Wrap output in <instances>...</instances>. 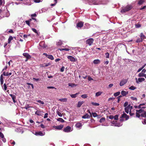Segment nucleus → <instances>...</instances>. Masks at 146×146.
<instances>
[{
    "label": "nucleus",
    "mask_w": 146,
    "mask_h": 146,
    "mask_svg": "<svg viewBox=\"0 0 146 146\" xmlns=\"http://www.w3.org/2000/svg\"><path fill=\"white\" fill-rule=\"evenodd\" d=\"M90 116L88 114H86L85 115H83L82 117V118L84 119L89 118L90 117Z\"/></svg>",
    "instance_id": "a211bd4d"
},
{
    "label": "nucleus",
    "mask_w": 146,
    "mask_h": 146,
    "mask_svg": "<svg viewBox=\"0 0 146 146\" xmlns=\"http://www.w3.org/2000/svg\"><path fill=\"white\" fill-rule=\"evenodd\" d=\"M62 44V42L61 41L59 40V41L57 42L56 43V44L58 45H60Z\"/></svg>",
    "instance_id": "de8ad7c7"
},
{
    "label": "nucleus",
    "mask_w": 146,
    "mask_h": 146,
    "mask_svg": "<svg viewBox=\"0 0 146 146\" xmlns=\"http://www.w3.org/2000/svg\"><path fill=\"white\" fill-rule=\"evenodd\" d=\"M25 22L29 26H30V21H26Z\"/></svg>",
    "instance_id": "e2e57ef3"
},
{
    "label": "nucleus",
    "mask_w": 146,
    "mask_h": 146,
    "mask_svg": "<svg viewBox=\"0 0 146 146\" xmlns=\"http://www.w3.org/2000/svg\"><path fill=\"white\" fill-rule=\"evenodd\" d=\"M132 8V7L131 5H127L125 7L123 8L121 10V12L122 13H124L125 12L129 11Z\"/></svg>",
    "instance_id": "f03ea898"
},
{
    "label": "nucleus",
    "mask_w": 146,
    "mask_h": 146,
    "mask_svg": "<svg viewBox=\"0 0 146 146\" xmlns=\"http://www.w3.org/2000/svg\"><path fill=\"white\" fill-rule=\"evenodd\" d=\"M91 104L94 106H99V104L98 103H94V102H92Z\"/></svg>",
    "instance_id": "37998d69"
},
{
    "label": "nucleus",
    "mask_w": 146,
    "mask_h": 146,
    "mask_svg": "<svg viewBox=\"0 0 146 146\" xmlns=\"http://www.w3.org/2000/svg\"><path fill=\"white\" fill-rule=\"evenodd\" d=\"M13 101L14 103H15L16 101L15 100L16 99V97L15 95H14L12 98Z\"/></svg>",
    "instance_id": "72a5a7b5"
},
{
    "label": "nucleus",
    "mask_w": 146,
    "mask_h": 146,
    "mask_svg": "<svg viewBox=\"0 0 146 146\" xmlns=\"http://www.w3.org/2000/svg\"><path fill=\"white\" fill-rule=\"evenodd\" d=\"M32 30L34 32L36 33L37 34V35H39V33L35 29L32 28Z\"/></svg>",
    "instance_id": "cd10ccee"
},
{
    "label": "nucleus",
    "mask_w": 146,
    "mask_h": 146,
    "mask_svg": "<svg viewBox=\"0 0 146 146\" xmlns=\"http://www.w3.org/2000/svg\"><path fill=\"white\" fill-rule=\"evenodd\" d=\"M56 113L60 117H62V114L60 111H57L56 112Z\"/></svg>",
    "instance_id": "ea45409f"
},
{
    "label": "nucleus",
    "mask_w": 146,
    "mask_h": 146,
    "mask_svg": "<svg viewBox=\"0 0 146 146\" xmlns=\"http://www.w3.org/2000/svg\"><path fill=\"white\" fill-rule=\"evenodd\" d=\"M67 100V99L66 98H62L60 99H59L58 100L59 101H60L62 102H66Z\"/></svg>",
    "instance_id": "bb28decb"
},
{
    "label": "nucleus",
    "mask_w": 146,
    "mask_h": 146,
    "mask_svg": "<svg viewBox=\"0 0 146 146\" xmlns=\"http://www.w3.org/2000/svg\"><path fill=\"white\" fill-rule=\"evenodd\" d=\"M34 1L36 3H38L41 2L42 1V0H34Z\"/></svg>",
    "instance_id": "603ef678"
},
{
    "label": "nucleus",
    "mask_w": 146,
    "mask_h": 146,
    "mask_svg": "<svg viewBox=\"0 0 146 146\" xmlns=\"http://www.w3.org/2000/svg\"><path fill=\"white\" fill-rule=\"evenodd\" d=\"M78 93H77L75 94H73L70 95L71 97L72 98H75L76 97L77 95L78 94Z\"/></svg>",
    "instance_id": "473e14b6"
},
{
    "label": "nucleus",
    "mask_w": 146,
    "mask_h": 146,
    "mask_svg": "<svg viewBox=\"0 0 146 146\" xmlns=\"http://www.w3.org/2000/svg\"><path fill=\"white\" fill-rule=\"evenodd\" d=\"M13 39V37L12 36H10L8 39V43H9Z\"/></svg>",
    "instance_id": "f704fd0d"
},
{
    "label": "nucleus",
    "mask_w": 146,
    "mask_h": 146,
    "mask_svg": "<svg viewBox=\"0 0 146 146\" xmlns=\"http://www.w3.org/2000/svg\"><path fill=\"white\" fill-rule=\"evenodd\" d=\"M41 111L39 110H37L35 112V114L38 115H41Z\"/></svg>",
    "instance_id": "393cba45"
},
{
    "label": "nucleus",
    "mask_w": 146,
    "mask_h": 146,
    "mask_svg": "<svg viewBox=\"0 0 146 146\" xmlns=\"http://www.w3.org/2000/svg\"><path fill=\"white\" fill-rule=\"evenodd\" d=\"M5 4L4 0H0V5Z\"/></svg>",
    "instance_id": "49530a36"
},
{
    "label": "nucleus",
    "mask_w": 146,
    "mask_h": 146,
    "mask_svg": "<svg viewBox=\"0 0 146 146\" xmlns=\"http://www.w3.org/2000/svg\"><path fill=\"white\" fill-rule=\"evenodd\" d=\"M50 65V64L49 63H46V64H44V66H42V65L41 66V67H43V66H47L49 65Z\"/></svg>",
    "instance_id": "864d4df0"
},
{
    "label": "nucleus",
    "mask_w": 146,
    "mask_h": 146,
    "mask_svg": "<svg viewBox=\"0 0 146 146\" xmlns=\"http://www.w3.org/2000/svg\"><path fill=\"white\" fill-rule=\"evenodd\" d=\"M39 45L42 47L46 48L47 47L46 45H45L44 41H41L39 43Z\"/></svg>",
    "instance_id": "f8f14e48"
},
{
    "label": "nucleus",
    "mask_w": 146,
    "mask_h": 146,
    "mask_svg": "<svg viewBox=\"0 0 146 146\" xmlns=\"http://www.w3.org/2000/svg\"><path fill=\"white\" fill-rule=\"evenodd\" d=\"M135 79L136 80V82L137 84L139 83V82H141L145 80V79L144 78H139L138 79V80L137 78H136Z\"/></svg>",
    "instance_id": "9b49d317"
},
{
    "label": "nucleus",
    "mask_w": 146,
    "mask_h": 146,
    "mask_svg": "<svg viewBox=\"0 0 146 146\" xmlns=\"http://www.w3.org/2000/svg\"><path fill=\"white\" fill-rule=\"evenodd\" d=\"M106 57L107 58H109V54L108 52L106 53L105 54Z\"/></svg>",
    "instance_id": "8fccbe9b"
},
{
    "label": "nucleus",
    "mask_w": 146,
    "mask_h": 146,
    "mask_svg": "<svg viewBox=\"0 0 146 146\" xmlns=\"http://www.w3.org/2000/svg\"><path fill=\"white\" fill-rule=\"evenodd\" d=\"M105 120V118L104 117H102L100 120V123H102L104 122Z\"/></svg>",
    "instance_id": "c03bdc74"
},
{
    "label": "nucleus",
    "mask_w": 146,
    "mask_h": 146,
    "mask_svg": "<svg viewBox=\"0 0 146 146\" xmlns=\"http://www.w3.org/2000/svg\"><path fill=\"white\" fill-rule=\"evenodd\" d=\"M145 0H138V4L139 5H141L144 2Z\"/></svg>",
    "instance_id": "412c9836"
},
{
    "label": "nucleus",
    "mask_w": 146,
    "mask_h": 146,
    "mask_svg": "<svg viewBox=\"0 0 146 146\" xmlns=\"http://www.w3.org/2000/svg\"><path fill=\"white\" fill-rule=\"evenodd\" d=\"M2 139V140L5 143L6 141V139H5V138L4 137L3 138H1Z\"/></svg>",
    "instance_id": "774afa93"
},
{
    "label": "nucleus",
    "mask_w": 146,
    "mask_h": 146,
    "mask_svg": "<svg viewBox=\"0 0 146 146\" xmlns=\"http://www.w3.org/2000/svg\"><path fill=\"white\" fill-rule=\"evenodd\" d=\"M100 62V61L98 59L95 60L93 61V63L95 64H99Z\"/></svg>",
    "instance_id": "b1692460"
},
{
    "label": "nucleus",
    "mask_w": 146,
    "mask_h": 146,
    "mask_svg": "<svg viewBox=\"0 0 146 146\" xmlns=\"http://www.w3.org/2000/svg\"><path fill=\"white\" fill-rule=\"evenodd\" d=\"M84 25V23L83 22L80 21L76 25V27L78 29L82 27Z\"/></svg>",
    "instance_id": "6e6552de"
},
{
    "label": "nucleus",
    "mask_w": 146,
    "mask_h": 146,
    "mask_svg": "<svg viewBox=\"0 0 146 146\" xmlns=\"http://www.w3.org/2000/svg\"><path fill=\"white\" fill-rule=\"evenodd\" d=\"M48 113H46L44 115V118H45L48 117Z\"/></svg>",
    "instance_id": "680f3d73"
},
{
    "label": "nucleus",
    "mask_w": 146,
    "mask_h": 146,
    "mask_svg": "<svg viewBox=\"0 0 146 146\" xmlns=\"http://www.w3.org/2000/svg\"><path fill=\"white\" fill-rule=\"evenodd\" d=\"M30 36V35H23L24 38H27L28 36Z\"/></svg>",
    "instance_id": "0e129e2a"
},
{
    "label": "nucleus",
    "mask_w": 146,
    "mask_h": 146,
    "mask_svg": "<svg viewBox=\"0 0 146 146\" xmlns=\"http://www.w3.org/2000/svg\"><path fill=\"white\" fill-rule=\"evenodd\" d=\"M47 57L52 60H54V59L53 56L51 55H48Z\"/></svg>",
    "instance_id": "a878e982"
},
{
    "label": "nucleus",
    "mask_w": 146,
    "mask_h": 146,
    "mask_svg": "<svg viewBox=\"0 0 146 146\" xmlns=\"http://www.w3.org/2000/svg\"><path fill=\"white\" fill-rule=\"evenodd\" d=\"M140 37L143 40L145 39L146 38V37L144 35L143 33H141L140 34Z\"/></svg>",
    "instance_id": "6ab92c4d"
},
{
    "label": "nucleus",
    "mask_w": 146,
    "mask_h": 146,
    "mask_svg": "<svg viewBox=\"0 0 146 146\" xmlns=\"http://www.w3.org/2000/svg\"><path fill=\"white\" fill-rule=\"evenodd\" d=\"M68 86H71L72 87H73L74 86H76L77 85H75L74 84H72V83H69L68 84Z\"/></svg>",
    "instance_id": "58836bf2"
},
{
    "label": "nucleus",
    "mask_w": 146,
    "mask_h": 146,
    "mask_svg": "<svg viewBox=\"0 0 146 146\" xmlns=\"http://www.w3.org/2000/svg\"><path fill=\"white\" fill-rule=\"evenodd\" d=\"M102 92H96V97H98L100 96L102 94Z\"/></svg>",
    "instance_id": "c85d7f7f"
},
{
    "label": "nucleus",
    "mask_w": 146,
    "mask_h": 146,
    "mask_svg": "<svg viewBox=\"0 0 146 146\" xmlns=\"http://www.w3.org/2000/svg\"><path fill=\"white\" fill-rule=\"evenodd\" d=\"M130 98L134 101H137V98L135 97L131 96L130 97Z\"/></svg>",
    "instance_id": "a19ab883"
},
{
    "label": "nucleus",
    "mask_w": 146,
    "mask_h": 146,
    "mask_svg": "<svg viewBox=\"0 0 146 146\" xmlns=\"http://www.w3.org/2000/svg\"><path fill=\"white\" fill-rule=\"evenodd\" d=\"M120 93L119 92H116L114 94V96L115 97H116L119 96L120 94Z\"/></svg>",
    "instance_id": "e433bc0d"
},
{
    "label": "nucleus",
    "mask_w": 146,
    "mask_h": 146,
    "mask_svg": "<svg viewBox=\"0 0 146 146\" xmlns=\"http://www.w3.org/2000/svg\"><path fill=\"white\" fill-rule=\"evenodd\" d=\"M30 107L29 106V105L28 104H26L25 105L24 108L26 109H27L28 108H29Z\"/></svg>",
    "instance_id": "5fc2aeb1"
},
{
    "label": "nucleus",
    "mask_w": 146,
    "mask_h": 146,
    "mask_svg": "<svg viewBox=\"0 0 146 146\" xmlns=\"http://www.w3.org/2000/svg\"><path fill=\"white\" fill-rule=\"evenodd\" d=\"M145 105V104H140V105H139V106H138V108H144L143 107H141V106H143V105Z\"/></svg>",
    "instance_id": "bf43d9fd"
},
{
    "label": "nucleus",
    "mask_w": 146,
    "mask_h": 146,
    "mask_svg": "<svg viewBox=\"0 0 146 146\" xmlns=\"http://www.w3.org/2000/svg\"><path fill=\"white\" fill-rule=\"evenodd\" d=\"M67 58L72 62H75L76 61L75 59L72 56H68Z\"/></svg>",
    "instance_id": "4468645a"
},
{
    "label": "nucleus",
    "mask_w": 146,
    "mask_h": 146,
    "mask_svg": "<svg viewBox=\"0 0 146 146\" xmlns=\"http://www.w3.org/2000/svg\"><path fill=\"white\" fill-rule=\"evenodd\" d=\"M136 111L137 112H136V117H139L140 116L144 117H146V112L142 109L136 110Z\"/></svg>",
    "instance_id": "f257e3e1"
},
{
    "label": "nucleus",
    "mask_w": 146,
    "mask_h": 146,
    "mask_svg": "<svg viewBox=\"0 0 146 146\" xmlns=\"http://www.w3.org/2000/svg\"><path fill=\"white\" fill-rule=\"evenodd\" d=\"M109 119H112L114 118V116L112 115H110L109 116Z\"/></svg>",
    "instance_id": "338daca9"
},
{
    "label": "nucleus",
    "mask_w": 146,
    "mask_h": 146,
    "mask_svg": "<svg viewBox=\"0 0 146 146\" xmlns=\"http://www.w3.org/2000/svg\"><path fill=\"white\" fill-rule=\"evenodd\" d=\"M127 82L126 79H123L120 82L119 85L120 86H122L125 85Z\"/></svg>",
    "instance_id": "1a4fd4ad"
},
{
    "label": "nucleus",
    "mask_w": 146,
    "mask_h": 146,
    "mask_svg": "<svg viewBox=\"0 0 146 146\" xmlns=\"http://www.w3.org/2000/svg\"><path fill=\"white\" fill-rule=\"evenodd\" d=\"M53 127L57 129L61 130L63 127V125H60L58 126H54Z\"/></svg>",
    "instance_id": "ddd939ff"
},
{
    "label": "nucleus",
    "mask_w": 146,
    "mask_h": 146,
    "mask_svg": "<svg viewBox=\"0 0 146 146\" xmlns=\"http://www.w3.org/2000/svg\"><path fill=\"white\" fill-rule=\"evenodd\" d=\"M125 118V120H127V119H128L129 118V116L127 115V114H126L125 113H123V114L121 115V118L120 119V121H123V119L122 118Z\"/></svg>",
    "instance_id": "7ed1b4c3"
},
{
    "label": "nucleus",
    "mask_w": 146,
    "mask_h": 146,
    "mask_svg": "<svg viewBox=\"0 0 146 146\" xmlns=\"http://www.w3.org/2000/svg\"><path fill=\"white\" fill-rule=\"evenodd\" d=\"M0 137L1 138H3L4 137V135L3 134L0 132Z\"/></svg>",
    "instance_id": "4d7b16f0"
},
{
    "label": "nucleus",
    "mask_w": 146,
    "mask_h": 146,
    "mask_svg": "<svg viewBox=\"0 0 146 146\" xmlns=\"http://www.w3.org/2000/svg\"><path fill=\"white\" fill-rule=\"evenodd\" d=\"M24 56L26 57L27 59H30L31 58V56L27 53H25L23 54Z\"/></svg>",
    "instance_id": "2eb2a0df"
},
{
    "label": "nucleus",
    "mask_w": 146,
    "mask_h": 146,
    "mask_svg": "<svg viewBox=\"0 0 146 146\" xmlns=\"http://www.w3.org/2000/svg\"><path fill=\"white\" fill-rule=\"evenodd\" d=\"M143 124H146V118L144 119V120L142 121Z\"/></svg>",
    "instance_id": "69168bd1"
},
{
    "label": "nucleus",
    "mask_w": 146,
    "mask_h": 146,
    "mask_svg": "<svg viewBox=\"0 0 146 146\" xmlns=\"http://www.w3.org/2000/svg\"><path fill=\"white\" fill-rule=\"evenodd\" d=\"M118 116L117 115H115L114 117V119L115 120H117L118 119Z\"/></svg>",
    "instance_id": "6e6d98bb"
},
{
    "label": "nucleus",
    "mask_w": 146,
    "mask_h": 146,
    "mask_svg": "<svg viewBox=\"0 0 146 146\" xmlns=\"http://www.w3.org/2000/svg\"><path fill=\"white\" fill-rule=\"evenodd\" d=\"M116 123H117V121H113L111 122V123L114 126H117V127H119L123 125L122 123H119V125L117 124Z\"/></svg>",
    "instance_id": "423d86ee"
},
{
    "label": "nucleus",
    "mask_w": 146,
    "mask_h": 146,
    "mask_svg": "<svg viewBox=\"0 0 146 146\" xmlns=\"http://www.w3.org/2000/svg\"><path fill=\"white\" fill-rule=\"evenodd\" d=\"M128 93V92L125 91L124 90H122L121 92V94L123 96H125Z\"/></svg>",
    "instance_id": "f3484780"
},
{
    "label": "nucleus",
    "mask_w": 146,
    "mask_h": 146,
    "mask_svg": "<svg viewBox=\"0 0 146 146\" xmlns=\"http://www.w3.org/2000/svg\"><path fill=\"white\" fill-rule=\"evenodd\" d=\"M132 108V106H131L130 105H128L127 107L125 108V112L127 113H128Z\"/></svg>",
    "instance_id": "20e7f679"
},
{
    "label": "nucleus",
    "mask_w": 146,
    "mask_h": 146,
    "mask_svg": "<svg viewBox=\"0 0 146 146\" xmlns=\"http://www.w3.org/2000/svg\"><path fill=\"white\" fill-rule=\"evenodd\" d=\"M92 114L93 115V116L94 117H96L98 116L97 114V113H92Z\"/></svg>",
    "instance_id": "3c124183"
},
{
    "label": "nucleus",
    "mask_w": 146,
    "mask_h": 146,
    "mask_svg": "<svg viewBox=\"0 0 146 146\" xmlns=\"http://www.w3.org/2000/svg\"><path fill=\"white\" fill-rule=\"evenodd\" d=\"M129 89L131 90H134L136 89V87L133 86H131L129 88Z\"/></svg>",
    "instance_id": "4c0bfd02"
},
{
    "label": "nucleus",
    "mask_w": 146,
    "mask_h": 146,
    "mask_svg": "<svg viewBox=\"0 0 146 146\" xmlns=\"http://www.w3.org/2000/svg\"><path fill=\"white\" fill-rule=\"evenodd\" d=\"M2 89L5 91L7 90V86L5 84H4L3 86H2Z\"/></svg>",
    "instance_id": "5701e85b"
},
{
    "label": "nucleus",
    "mask_w": 146,
    "mask_h": 146,
    "mask_svg": "<svg viewBox=\"0 0 146 146\" xmlns=\"http://www.w3.org/2000/svg\"><path fill=\"white\" fill-rule=\"evenodd\" d=\"M76 126L77 128H81L82 126V125L81 123H79L76 124Z\"/></svg>",
    "instance_id": "4be33fe9"
},
{
    "label": "nucleus",
    "mask_w": 146,
    "mask_h": 146,
    "mask_svg": "<svg viewBox=\"0 0 146 146\" xmlns=\"http://www.w3.org/2000/svg\"><path fill=\"white\" fill-rule=\"evenodd\" d=\"M135 112V111L134 109H133V108H131V110H130L129 111V114L131 116H133Z\"/></svg>",
    "instance_id": "dca6fc26"
},
{
    "label": "nucleus",
    "mask_w": 146,
    "mask_h": 146,
    "mask_svg": "<svg viewBox=\"0 0 146 146\" xmlns=\"http://www.w3.org/2000/svg\"><path fill=\"white\" fill-rule=\"evenodd\" d=\"M54 1L55 2V3L54 4H51L50 5L52 6H53L55 5L56 4V3H57V0H54Z\"/></svg>",
    "instance_id": "13d9d810"
},
{
    "label": "nucleus",
    "mask_w": 146,
    "mask_h": 146,
    "mask_svg": "<svg viewBox=\"0 0 146 146\" xmlns=\"http://www.w3.org/2000/svg\"><path fill=\"white\" fill-rule=\"evenodd\" d=\"M84 103V102L83 101L79 102L77 105V107H80Z\"/></svg>",
    "instance_id": "aec40b11"
},
{
    "label": "nucleus",
    "mask_w": 146,
    "mask_h": 146,
    "mask_svg": "<svg viewBox=\"0 0 146 146\" xmlns=\"http://www.w3.org/2000/svg\"><path fill=\"white\" fill-rule=\"evenodd\" d=\"M10 143L11 144V145H10V146H13L15 144V142L14 141L12 140H11L10 141Z\"/></svg>",
    "instance_id": "2f4dec72"
},
{
    "label": "nucleus",
    "mask_w": 146,
    "mask_h": 146,
    "mask_svg": "<svg viewBox=\"0 0 146 146\" xmlns=\"http://www.w3.org/2000/svg\"><path fill=\"white\" fill-rule=\"evenodd\" d=\"M128 103L127 102H125L124 104V106L125 107H127L128 106Z\"/></svg>",
    "instance_id": "052dcab7"
},
{
    "label": "nucleus",
    "mask_w": 146,
    "mask_h": 146,
    "mask_svg": "<svg viewBox=\"0 0 146 146\" xmlns=\"http://www.w3.org/2000/svg\"><path fill=\"white\" fill-rule=\"evenodd\" d=\"M36 102H38L40 104H41L43 105V104H44V102L43 101H41L40 100H37Z\"/></svg>",
    "instance_id": "79ce46f5"
},
{
    "label": "nucleus",
    "mask_w": 146,
    "mask_h": 146,
    "mask_svg": "<svg viewBox=\"0 0 146 146\" xmlns=\"http://www.w3.org/2000/svg\"><path fill=\"white\" fill-rule=\"evenodd\" d=\"M135 27L136 28H139L140 27H141V25L140 24H137L135 25Z\"/></svg>",
    "instance_id": "09e8293b"
},
{
    "label": "nucleus",
    "mask_w": 146,
    "mask_h": 146,
    "mask_svg": "<svg viewBox=\"0 0 146 146\" xmlns=\"http://www.w3.org/2000/svg\"><path fill=\"white\" fill-rule=\"evenodd\" d=\"M145 74H143V73L141 72L138 75V76L139 77H144L145 76Z\"/></svg>",
    "instance_id": "7c9ffc66"
},
{
    "label": "nucleus",
    "mask_w": 146,
    "mask_h": 146,
    "mask_svg": "<svg viewBox=\"0 0 146 146\" xmlns=\"http://www.w3.org/2000/svg\"><path fill=\"white\" fill-rule=\"evenodd\" d=\"M81 97L82 98H86L88 97L87 95L86 94L82 95L81 96Z\"/></svg>",
    "instance_id": "a18cd8bd"
},
{
    "label": "nucleus",
    "mask_w": 146,
    "mask_h": 146,
    "mask_svg": "<svg viewBox=\"0 0 146 146\" xmlns=\"http://www.w3.org/2000/svg\"><path fill=\"white\" fill-rule=\"evenodd\" d=\"M71 129V127L69 126H68L64 129L63 131L67 133L69 132L72 131Z\"/></svg>",
    "instance_id": "0eeeda50"
},
{
    "label": "nucleus",
    "mask_w": 146,
    "mask_h": 146,
    "mask_svg": "<svg viewBox=\"0 0 146 146\" xmlns=\"http://www.w3.org/2000/svg\"><path fill=\"white\" fill-rule=\"evenodd\" d=\"M45 133L44 132H42L41 131H38L36 132L35 134L37 136L40 135V136H43L45 135Z\"/></svg>",
    "instance_id": "9d476101"
},
{
    "label": "nucleus",
    "mask_w": 146,
    "mask_h": 146,
    "mask_svg": "<svg viewBox=\"0 0 146 146\" xmlns=\"http://www.w3.org/2000/svg\"><path fill=\"white\" fill-rule=\"evenodd\" d=\"M143 40L141 38H138L136 41V42H141L143 41Z\"/></svg>",
    "instance_id": "c9c22d12"
},
{
    "label": "nucleus",
    "mask_w": 146,
    "mask_h": 146,
    "mask_svg": "<svg viewBox=\"0 0 146 146\" xmlns=\"http://www.w3.org/2000/svg\"><path fill=\"white\" fill-rule=\"evenodd\" d=\"M57 120L58 121L61 122H64V120L62 118H59L57 119Z\"/></svg>",
    "instance_id": "c756f323"
},
{
    "label": "nucleus",
    "mask_w": 146,
    "mask_h": 146,
    "mask_svg": "<svg viewBox=\"0 0 146 146\" xmlns=\"http://www.w3.org/2000/svg\"><path fill=\"white\" fill-rule=\"evenodd\" d=\"M94 41V40L92 38H90L87 40L86 41L87 44H88L90 46L92 45Z\"/></svg>",
    "instance_id": "39448f33"
}]
</instances>
